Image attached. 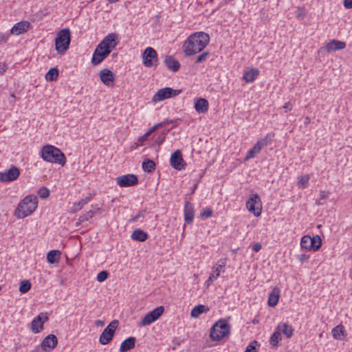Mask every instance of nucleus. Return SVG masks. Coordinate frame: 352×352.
<instances>
[{
	"label": "nucleus",
	"instance_id": "1",
	"mask_svg": "<svg viewBox=\"0 0 352 352\" xmlns=\"http://www.w3.org/2000/svg\"><path fill=\"white\" fill-rule=\"evenodd\" d=\"M210 36L204 32H197L191 34L183 45V50L186 56H192L201 52L209 43Z\"/></svg>",
	"mask_w": 352,
	"mask_h": 352
},
{
	"label": "nucleus",
	"instance_id": "2",
	"mask_svg": "<svg viewBox=\"0 0 352 352\" xmlns=\"http://www.w3.org/2000/svg\"><path fill=\"white\" fill-rule=\"evenodd\" d=\"M42 159L47 162L56 163L64 166L66 163V157L61 151L52 145L43 146L40 152Z\"/></svg>",
	"mask_w": 352,
	"mask_h": 352
},
{
	"label": "nucleus",
	"instance_id": "3",
	"mask_svg": "<svg viewBox=\"0 0 352 352\" xmlns=\"http://www.w3.org/2000/svg\"><path fill=\"white\" fill-rule=\"evenodd\" d=\"M38 199L36 196L30 195L26 196L19 204L15 214L17 218L23 219L31 214L37 208Z\"/></svg>",
	"mask_w": 352,
	"mask_h": 352
},
{
	"label": "nucleus",
	"instance_id": "4",
	"mask_svg": "<svg viewBox=\"0 0 352 352\" xmlns=\"http://www.w3.org/2000/svg\"><path fill=\"white\" fill-rule=\"evenodd\" d=\"M71 41V33L69 29L60 30L55 38V49L58 54H64L69 48Z\"/></svg>",
	"mask_w": 352,
	"mask_h": 352
},
{
	"label": "nucleus",
	"instance_id": "5",
	"mask_svg": "<svg viewBox=\"0 0 352 352\" xmlns=\"http://www.w3.org/2000/svg\"><path fill=\"white\" fill-rule=\"evenodd\" d=\"M230 332V327L225 320H218L211 328L210 338L212 340L217 341L225 336Z\"/></svg>",
	"mask_w": 352,
	"mask_h": 352
},
{
	"label": "nucleus",
	"instance_id": "6",
	"mask_svg": "<svg viewBox=\"0 0 352 352\" xmlns=\"http://www.w3.org/2000/svg\"><path fill=\"white\" fill-rule=\"evenodd\" d=\"M322 245V240L319 235L310 236L309 235L303 236L300 241V247L307 251L316 252L320 249Z\"/></svg>",
	"mask_w": 352,
	"mask_h": 352
},
{
	"label": "nucleus",
	"instance_id": "7",
	"mask_svg": "<svg viewBox=\"0 0 352 352\" xmlns=\"http://www.w3.org/2000/svg\"><path fill=\"white\" fill-rule=\"evenodd\" d=\"M246 208L249 212H252L255 217L261 215L262 211V202L258 194H252L246 201Z\"/></svg>",
	"mask_w": 352,
	"mask_h": 352
},
{
	"label": "nucleus",
	"instance_id": "8",
	"mask_svg": "<svg viewBox=\"0 0 352 352\" xmlns=\"http://www.w3.org/2000/svg\"><path fill=\"white\" fill-rule=\"evenodd\" d=\"M182 92L181 89H173L170 87H165L159 89L153 96L152 102L154 103L178 96Z\"/></svg>",
	"mask_w": 352,
	"mask_h": 352
},
{
	"label": "nucleus",
	"instance_id": "9",
	"mask_svg": "<svg viewBox=\"0 0 352 352\" xmlns=\"http://www.w3.org/2000/svg\"><path fill=\"white\" fill-rule=\"evenodd\" d=\"M118 321L114 320L104 329L99 338V342L101 344H107L112 340L115 331L118 327Z\"/></svg>",
	"mask_w": 352,
	"mask_h": 352
},
{
	"label": "nucleus",
	"instance_id": "10",
	"mask_svg": "<svg viewBox=\"0 0 352 352\" xmlns=\"http://www.w3.org/2000/svg\"><path fill=\"white\" fill-rule=\"evenodd\" d=\"M142 62L145 67H152L157 65V53L153 47H146L142 53Z\"/></svg>",
	"mask_w": 352,
	"mask_h": 352
},
{
	"label": "nucleus",
	"instance_id": "11",
	"mask_svg": "<svg viewBox=\"0 0 352 352\" xmlns=\"http://www.w3.org/2000/svg\"><path fill=\"white\" fill-rule=\"evenodd\" d=\"M268 138H271L269 134L267 135L264 138L257 141L253 147L248 151L245 158L243 159V161H248L250 159L254 158L258 153H260L262 148L267 145Z\"/></svg>",
	"mask_w": 352,
	"mask_h": 352
},
{
	"label": "nucleus",
	"instance_id": "12",
	"mask_svg": "<svg viewBox=\"0 0 352 352\" xmlns=\"http://www.w3.org/2000/svg\"><path fill=\"white\" fill-rule=\"evenodd\" d=\"M164 311V307L163 306L157 307L145 315L140 322V325L147 326L151 324L152 322L156 321L162 315Z\"/></svg>",
	"mask_w": 352,
	"mask_h": 352
},
{
	"label": "nucleus",
	"instance_id": "13",
	"mask_svg": "<svg viewBox=\"0 0 352 352\" xmlns=\"http://www.w3.org/2000/svg\"><path fill=\"white\" fill-rule=\"evenodd\" d=\"M226 259L221 258L217 261V263L213 267L212 273L210 274L208 280L206 282L208 285H209L214 280H216L219 276L221 272L224 271V267L226 266Z\"/></svg>",
	"mask_w": 352,
	"mask_h": 352
},
{
	"label": "nucleus",
	"instance_id": "14",
	"mask_svg": "<svg viewBox=\"0 0 352 352\" xmlns=\"http://www.w3.org/2000/svg\"><path fill=\"white\" fill-rule=\"evenodd\" d=\"M49 319L46 313H41L31 322V330L38 333L43 329V324Z\"/></svg>",
	"mask_w": 352,
	"mask_h": 352
},
{
	"label": "nucleus",
	"instance_id": "15",
	"mask_svg": "<svg viewBox=\"0 0 352 352\" xmlns=\"http://www.w3.org/2000/svg\"><path fill=\"white\" fill-rule=\"evenodd\" d=\"M116 182L121 187H129L136 185L138 183V179L133 174H128L117 177Z\"/></svg>",
	"mask_w": 352,
	"mask_h": 352
},
{
	"label": "nucleus",
	"instance_id": "16",
	"mask_svg": "<svg viewBox=\"0 0 352 352\" xmlns=\"http://www.w3.org/2000/svg\"><path fill=\"white\" fill-rule=\"evenodd\" d=\"M110 53V50H103L100 46L97 45L93 54L91 64L94 66L99 65Z\"/></svg>",
	"mask_w": 352,
	"mask_h": 352
},
{
	"label": "nucleus",
	"instance_id": "17",
	"mask_svg": "<svg viewBox=\"0 0 352 352\" xmlns=\"http://www.w3.org/2000/svg\"><path fill=\"white\" fill-rule=\"evenodd\" d=\"M19 169L12 166L10 169L4 173H0V181L3 182H9L16 180L19 176Z\"/></svg>",
	"mask_w": 352,
	"mask_h": 352
},
{
	"label": "nucleus",
	"instance_id": "18",
	"mask_svg": "<svg viewBox=\"0 0 352 352\" xmlns=\"http://www.w3.org/2000/svg\"><path fill=\"white\" fill-rule=\"evenodd\" d=\"M116 39L117 36L116 34H109L98 45L100 46L103 50H110L111 52L117 45Z\"/></svg>",
	"mask_w": 352,
	"mask_h": 352
},
{
	"label": "nucleus",
	"instance_id": "19",
	"mask_svg": "<svg viewBox=\"0 0 352 352\" xmlns=\"http://www.w3.org/2000/svg\"><path fill=\"white\" fill-rule=\"evenodd\" d=\"M170 164L173 168L176 170H182L184 168V161L182 157V152L179 150L175 151L170 156Z\"/></svg>",
	"mask_w": 352,
	"mask_h": 352
},
{
	"label": "nucleus",
	"instance_id": "20",
	"mask_svg": "<svg viewBox=\"0 0 352 352\" xmlns=\"http://www.w3.org/2000/svg\"><path fill=\"white\" fill-rule=\"evenodd\" d=\"M100 80L107 86H111L114 82V74L109 69H103L99 73Z\"/></svg>",
	"mask_w": 352,
	"mask_h": 352
},
{
	"label": "nucleus",
	"instance_id": "21",
	"mask_svg": "<svg viewBox=\"0 0 352 352\" xmlns=\"http://www.w3.org/2000/svg\"><path fill=\"white\" fill-rule=\"evenodd\" d=\"M57 343V338L53 334H50L43 340L41 347L45 351H50L55 348Z\"/></svg>",
	"mask_w": 352,
	"mask_h": 352
},
{
	"label": "nucleus",
	"instance_id": "22",
	"mask_svg": "<svg viewBox=\"0 0 352 352\" xmlns=\"http://www.w3.org/2000/svg\"><path fill=\"white\" fill-rule=\"evenodd\" d=\"M30 26V22L28 21H22L16 23L11 29L10 32L14 35H20L26 32Z\"/></svg>",
	"mask_w": 352,
	"mask_h": 352
},
{
	"label": "nucleus",
	"instance_id": "23",
	"mask_svg": "<svg viewBox=\"0 0 352 352\" xmlns=\"http://www.w3.org/2000/svg\"><path fill=\"white\" fill-rule=\"evenodd\" d=\"M346 45L344 42L333 39L326 45L325 50L327 52L341 50L344 49Z\"/></svg>",
	"mask_w": 352,
	"mask_h": 352
},
{
	"label": "nucleus",
	"instance_id": "24",
	"mask_svg": "<svg viewBox=\"0 0 352 352\" xmlns=\"http://www.w3.org/2000/svg\"><path fill=\"white\" fill-rule=\"evenodd\" d=\"M194 207L189 201H186L184 206V219L186 223H192L194 219Z\"/></svg>",
	"mask_w": 352,
	"mask_h": 352
},
{
	"label": "nucleus",
	"instance_id": "25",
	"mask_svg": "<svg viewBox=\"0 0 352 352\" xmlns=\"http://www.w3.org/2000/svg\"><path fill=\"white\" fill-rule=\"evenodd\" d=\"M280 297V291L277 287L274 288L270 293L267 304L270 307H274L277 305Z\"/></svg>",
	"mask_w": 352,
	"mask_h": 352
},
{
	"label": "nucleus",
	"instance_id": "26",
	"mask_svg": "<svg viewBox=\"0 0 352 352\" xmlns=\"http://www.w3.org/2000/svg\"><path fill=\"white\" fill-rule=\"evenodd\" d=\"M259 74V71L256 68H250L243 73V80L247 82H253Z\"/></svg>",
	"mask_w": 352,
	"mask_h": 352
},
{
	"label": "nucleus",
	"instance_id": "27",
	"mask_svg": "<svg viewBox=\"0 0 352 352\" xmlns=\"http://www.w3.org/2000/svg\"><path fill=\"white\" fill-rule=\"evenodd\" d=\"M166 67L173 72H177L180 67L179 61L171 56H166L164 59Z\"/></svg>",
	"mask_w": 352,
	"mask_h": 352
},
{
	"label": "nucleus",
	"instance_id": "28",
	"mask_svg": "<svg viewBox=\"0 0 352 352\" xmlns=\"http://www.w3.org/2000/svg\"><path fill=\"white\" fill-rule=\"evenodd\" d=\"M135 338L134 337H129L122 342L120 351L121 352H126L133 349L135 346Z\"/></svg>",
	"mask_w": 352,
	"mask_h": 352
},
{
	"label": "nucleus",
	"instance_id": "29",
	"mask_svg": "<svg viewBox=\"0 0 352 352\" xmlns=\"http://www.w3.org/2000/svg\"><path fill=\"white\" fill-rule=\"evenodd\" d=\"M195 110L199 113H203L208 109V102L204 98L198 99L195 104Z\"/></svg>",
	"mask_w": 352,
	"mask_h": 352
},
{
	"label": "nucleus",
	"instance_id": "30",
	"mask_svg": "<svg viewBox=\"0 0 352 352\" xmlns=\"http://www.w3.org/2000/svg\"><path fill=\"white\" fill-rule=\"evenodd\" d=\"M277 329L280 332L281 331L288 338H291L294 333L293 327L287 323L278 324V326L277 327Z\"/></svg>",
	"mask_w": 352,
	"mask_h": 352
},
{
	"label": "nucleus",
	"instance_id": "31",
	"mask_svg": "<svg viewBox=\"0 0 352 352\" xmlns=\"http://www.w3.org/2000/svg\"><path fill=\"white\" fill-rule=\"evenodd\" d=\"M99 208H95L94 210H90L87 212L85 214L80 216L78 218V222L76 223V226L81 224L84 221H87L89 219H91L96 212L99 210Z\"/></svg>",
	"mask_w": 352,
	"mask_h": 352
},
{
	"label": "nucleus",
	"instance_id": "32",
	"mask_svg": "<svg viewBox=\"0 0 352 352\" xmlns=\"http://www.w3.org/2000/svg\"><path fill=\"white\" fill-rule=\"evenodd\" d=\"M60 252L59 250H51L47 254V261L49 263L53 264L59 262Z\"/></svg>",
	"mask_w": 352,
	"mask_h": 352
},
{
	"label": "nucleus",
	"instance_id": "33",
	"mask_svg": "<svg viewBox=\"0 0 352 352\" xmlns=\"http://www.w3.org/2000/svg\"><path fill=\"white\" fill-rule=\"evenodd\" d=\"M209 310V309L203 305H199L192 308L190 312V316L192 318H197L201 314L206 312Z\"/></svg>",
	"mask_w": 352,
	"mask_h": 352
},
{
	"label": "nucleus",
	"instance_id": "34",
	"mask_svg": "<svg viewBox=\"0 0 352 352\" xmlns=\"http://www.w3.org/2000/svg\"><path fill=\"white\" fill-rule=\"evenodd\" d=\"M131 238L133 240L142 242L147 239L148 234L145 232L140 229H137L133 232L131 234Z\"/></svg>",
	"mask_w": 352,
	"mask_h": 352
},
{
	"label": "nucleus",
	"instance_id": "35",
	"mask_svg": "<svg viewBox=\"0 0 352 352\" xmlns=\"http://www.w3.org/2000/svg\"><path fill=\"white\" fill-rule=\"evenodd\" d=\"M344 328L342 324L338 325L332 330V336L335 339L342 340L344 337Z\"/></svg>",
	"mask_w": 352,
	"mask_h": 352
},
{
	"label": "nucleus",
	"instance_id": "36",
	"mask_svg": "<svg viewBox=\"0 0 352 352\" xmlns=\"http://www.w3.org/2000/svg\"><path fill=\"white\" fill-rule=\"evenodd\" d=\"M91 200V197H86L84 199H82L79 201L75 203L72 208V212H76L79 211L84 206L87 204Z\"/></svg>",
	"mask_w": 352,
	"mask_h": 352
},
{
	"label": "nucleus",
	"instance_id": "37",
	"mask_svg": "<svg viewBox=\"0 0 352 352\" xmlns=\"http://www.w3.org/2000/svg\"><path fill=\"white\" fill-rule=\"evenodd\" d=\"M163 126V123H157V124L154 125L153 127H151L146 133H144L142 136L140 137L138 139V141L142 144L144 141H146L148 137L158 128Z\"/></svg>",
	"mask_w": 352,
	"mask_h": 352
},
{
	"label": "nucleus",
	"instance_id": "38",
	"mask_svg": "<svg viewBox=\"0 0 352 352\" xmlns=\"http://www.w3.org/2000/svg\"><path fill=\"white\" fill-rule=\"evenodd\" d=\"M155 168V162L149 159L144 160L142 163V168L145 172L151 173Z\"/></svg>",
	"mask_w": 352,
	"mask_h": 352
},
{
	"label": "nucleus",
	"instance_id": "39",
	"mask_svg": "<svg viewBox=\"0 0 352 352\" xmlns=\"http://www.w3.org/2000/svg\"><path fill=\"white\" fill-rule=\"evenodd\" d=\"M281 340L280 332L278 330L275 331L270 337V343L273 348L278 346L279 341Z\"/></svg>",
	"mask_w": 352,
	"mask_h": 352
},
{
	"label": "nucleus",
	"instance_id": "40",
	"mask_svg": "<svg viewBox=\"0 0 352 352\" xmlns=\"http://www.w3.org/2000/svg\"><path fill=\"white\" fill-rule=\"evenodd\" d=\"M58 71L56 68H51L46 74L45 78L47 81H53L57 78Z\"/></svg>",
	"mask_w": 352,
	"mask_h": 352
},
{
	"label": "nucleus",
	"instance_id": "41",
	"mask_svg": "<svg viewBox=\"0 0 352 352\" xmlns=\"http://www.w3.org/2000/svg\"><path fill=\"white\" fill-rule=\"evenodd\" d=\"M31 288V283L28 280L21 281L19 286V291L22 294L27 293Z\"/></svg>",
	"mask_w": 352,
	"mask_h": 352
},
{
	"label": "nucleus",
	"instance_id": "42",
	"mask_svg": "<svg viewBox=\"0 0 352 352\" xmlns=\"http://www.w3.org/2000/svg\"><path fill=\"white\" fill-rule=\"evenodd\" d=\"M309 181V176L308 175H305L299 179L298 186L300 188H305L308 185Z\"/></svg>",
	"mask_w": 352,
	"mask_h": 352
},
{
	"label": "nucleus",
	"instance_id": "43",
	"mask_svg": "<svg viewBox=\"0 0 352 352\" xmlns=\"http://www.w3.org/2000/svg\"><path fill=\"white\" fill-rule=\"evenodd\" d=\"M256 346H259L257 341H252L246 347L245 352H256Z\"/></svg>",
	"mask_w": 352,
	"mask_h": 352
},
{
	"label": "nucleus",
	"instance_id": "44",
	"mask_svg": "<svg viewBox=\"0 0 352 352\" xmlns=\"http://www.w3.org/2000/svg\"><path fill=\"white\" fill-rule=\"evenodd\" d=\"M145 210H141L136 215L133 217L129 221L130 223H134L135 221H138V220L143 219L145 216Z\"/></svg>",
	"mask_w": 352,
	"mask_h": 352
},
{
	"label": "nucleus",
	"instance_id": "45",
	"mask_svg": "<svg viewBox=\"0 0 352 352\" xmlns=\"http://www.w3.org/2000/svg\"><path fill=\"white\" fill-rule=\"evenodd\" d=\"M39 197L42 199H45L49 197L50 190L46 187H42L38 190Z\"/></svg>",
	"mask_w": 352,
	"mask_h": 352
},
{
	"label": "nucleus",
	"instance_id": "46",
	"mask_svg": "<svg viewBox=\"0 0 352 352\" xmlns=\"http://www.w3.org/2000/svg\"><path fill=\"white\" fill-rule=\"evenodd\" d=\"M209 52H204L197 57L196 63H200L206 61L209 57Z\"/></svg>",
	"mask_w": 352,
	"mask_h": 352
},
{
	"label": "nucleus",
	"instance_id": "47",
	"mask_svg": "<svg viewBox=\"0 0 352 352\" xmlns=\"http://www.w3.org/2000/svg\"><path fill=\"white\" fill-rule=\"evenodd\" d=\"M108 276L109 273L107 272L102 271L98 274L96 279L98 282H102L108 278Z\"/></svg>",
	"mask_w": 352,
	"mask_h": 352
},
{
	"label": "nucleus",
	"instance_id": "48",
	"mask_svg": "<svg viewBox=\"0 0 352 352\" xmlns=\"http://www.w3.org/2000/svg\"><path fill=\"white\" fill-rule=\"evenodd\" d=\"M212 214V210L209 208L204 209L200 214L201 217L203 218H208L211 217Z\"/></svg>",
	"mask_w": 352,
	"mask_h": 352
},
{
	"label": "nucleus",
	"instance_id": "49",
	"mask_svg": "<svg viewBox=\"0 0 352 352\" xmlns=\"http://www.w3.org/2000/svg\"><path fill=\"white\" fill-rule=\"evenodd\" d=\"M165 140V135H160L156 140L155 143L157 144L158 146H160Z\"/></svg>",
	"mask_w": 352,
	"mask_h": 352
},
{
	"label": "nucleus",
	"instance_id": "50",
	"mask_svg": "<svg viewBox=\"0 0 352 352\" xmlns=\"http://www.w3.org/2000/svg\"><path fill=\"white\" fill-rule=\"evenodd\" d=\"M261 244L260 243H255L252 245V249L254 252H257L261 249Z\"/></svg>",
	"mask_w": 352,
	"mask_h": 352
},
{
	"label": "nucleus",
	"instance_id": "51",
	"mask_svg": "<svg viewBox=\"0 0 352 352\" xmlns=\"http://www.w3.org/2000/svg\"><path fill=\"white\" fill-rule=\"evenodd\" d=\"M343 4L346 9L352 8V0H344Z\"/></svg>",
	"mask_w": 352,
	"mask_h": 352
},
{
	"label": "nucleus",
	"instance_id": "52",
	"mask_svg": "<svg viewBox=\"0 0 352 352\" xmlns=\"http://www.w3.org/2000/svg\"><path fill=\"white\" fill-rule=\"evenodd\" d=\"M7 68V65L5 63H0V75L3 74Z\"/></svg>",
	"mask_w": 352,
	"mask_h": 352
},
{
	"label": "nucleus",
	"instance_id": "53",
	"mask_svg": "<svg viewBox=\"0 0 352 352\" xmlns=\"http://www.w3.org/2000/svg\"><path fill=\"white\" fill-rule=\"evenodd\" d=\"M283 108L285 109V111H291L292 109V105L290 102H286L283 105Z\"/></svg>",
	"mask_w": 352,
	"mask_h": 352
},
{
	"label": "nucleus",
	"instance_id": "54",
	"mask_svg": "<svg viewBox=\"0 0 352 352\" xmlns=\"http://www.w3.org/2000/svg\"><path fill=\"white\" fill-rule=\"evenodd\" d=\"M95 324L97 326V327H102L104 326V322L102 321V320H96L95 322Z\"/></svg>",
	"mask_w": 352,
	"mask_h": 352
},
{
	"label": "nucleus",
	"instance_id": "55",
	"mask_svg": "<svg viewBox=\"0 0 352 352\" xmlns=\"http://www.w3.org/2000/svg\"><path fill=\"white\" fill-rule=\"evenodd\" d=\"M308 258V256L306 254H301L299 257V260L300 261H303L304 260Z\"/></svg>",
	"mask_w": 352,
	"mask_h": 352
},
{
	"label": "nucleus",
	"instance_id": "56",
	"mask_svg": "<svg viewBox=\"0 0 352 352\" xmlns=\"http://www.w3.org/2000/svg\"><path fill=\"white\" fill-rule=\"evenodd\" d=\"M310 122V118L309 117H306L305 118V124H309Z\"/></svg>",
	"mask_w": 352,
	"mask_h": 352
},
{
	"label": "nucleus",
	"instance_id": "57",
	"mask_svg": "<svg viewBox=\"0 0 352 352\" xmlns=\"http://www.w3.org/2000/svg\"><path fill=\"white\" fill-rule=\"evenodd\" d=\"M109 3H113L118 1L119 0H108Z\"/></svg>",
	"mask_w": 352,
	"mask_h": 352
},
{
	"label": "nucleus",
	"instance_id": "58",
	"mask_svg": "<svg viewBox=\"0 0 352 352\" xmlns=\"http://www.w3.org/2000/svg\"><path fill=\"white\" fill-rule=\"evenodd\" d=\"M324 192H322L321 193V195H320V197H321V199H324V198H325V195H324Z\"/></svg>",
	"mask_w": 352,
	"mask_h": 352
},
{
	"label": "nucleus",
	"instance_id": "59",
	"mask_svg": "<svg viewBox=\"0 0 352 352\" xmlns=\"http://www.w3.org/2000/svg\"><path fill=\"white\" fill-rule=\"evenodd\" d=\"M197 184L194 186V188H193V190H192V192L195 190V189L197 188Z\"/></svg>",
	"mask_w": 352,
	"mask_h": 352
}]
</instances>
